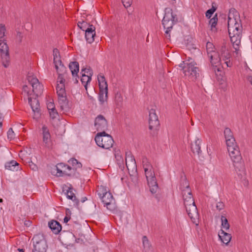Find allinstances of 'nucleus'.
<instances>
[{
  "label": "nucleus",
  "mask_w": 252,
  "mask_h": 252,
  "mask_svg": "<svg viewBox=\"0 0 252 252\" xmlns=\"http://www.w3.org/2000/svg\"><path fill=\"white\" fill-rule=\"evenodd\" d=\"M227 25L231 42L235 52L237 53L241 44L243 28L239 14L234 8L229 10Z\"/></svg>",
  "instance_id": "nucleus-1"
},
{
  "label": "nucleus",
  "mask_w": 252,
  "mask_h": 252,
  "mask_svg": "<svg viewBox=\"0 0 252 252\" xmlns=\"http://www.w3.org/2000/svg\"><path fill=\"white\" fill-rule=\"evenodd\" d=\"M227 150L233 161L235 170L240 179L245 174V168L239 148L235 139H227L226 141Z\"/></svg>",
  "instance_id": "nucleus-2"
},
{
  "label": "nucleus",
  "mask_w": 252,
  "mask_h": 252,
  "mask_svg": "<svg viewBox=\"0 0 252 252\" xmlns=\"http://www.w3.org/2000/svg\"><path fill=\"white\" fill-rule=\"evenodd\" d=\"M196 63L192 59H189L187 63L183 62L180 66L183 67V72L185 75L188 77L189 79L194 81L199 77V68L196 66Z\"/></svg>",
  "instance_id": "nucleus-3"
},
{
  "label": "nucleus",
  "mask_w": 252,
  "mask_h": 252,
  "mask_svg": "<svg viewBox=\"0 0 252 252\" xmlns=\"http://www.w3.org/2000/svg\"><path fill=\"white\" fill-rule=\"evenodd\" d=\"M177 21L178 18L177 16L176 15H173L172 10L170 9L168 10L166 9L162 19V25L164 28L166 29L165 34V37L167 39H170V35L169 32L172 29L174 24L177 23Z\"/></svg>",
  "instance_id": "nucleus-4"
},
{
  "label": "nucleus",
  "mask_w": 252,
  "mask_h": 252,
  "mask_svg": "<svg viewBox=\"0 0 252 252\" xmlns=\"http://www.w3.org/2000/svg\"><path fill=\"white\" fill-rule=\"evenodd\" d=\"M95 141L99 147L105 149L111 148L114 143L112 137L105 131L97 133L95 137Z\"/></svg>",
  "instance_id": "nucleus-5"
},
{
  "label": "nucleus",
  "mask_w": 252,
  "mask_h": 252,
  "mask_svg": "<svg viewBox=\"0 0 252 252\" xmlns=\"http://www.w3.org/2000/svg\"><path fill=\"white\" fill-rule=\"evenodd\" d=\"M32 252H46L48 246L43 234L35 235L32 239Z\"/></svg>",
  "instance_id": "nucleus-6"
},
{
  "label": "nucleus",
  "mask_w": 252,
  "mask_h": 252,
  "mask_svg": "<svg viewBox=\"0 0 252 252\" xmlns=\"http://www.w3.org/2000/svg\"><path fill=\"white\" fill-rule=\"evenodd\" d=\"M57 93L58 95V102L61 109L63 111V113L68 112L70 109V106L66 98L65 91L60 90L59 91H57Z\"/></svg>",
  "instance_id": "nucleus-7"
},
{
  "label": "nucleus",
  "mask_w": 252,
  "mask_h": 252,
  "mask_svg": "<svg viewBox=\"0 0 252 252\" xmlns=\"http://www.w3.org/2000/svg\"><path fill=\"white\" fill-rule=\"evenodd\" d=\"M184 183L186 185L185 189H183L182 188L181 189L182 191L183 197L184 200V205L186 207V206L194 204L195 202L189 184L186 180L184 181Z\"/></svg>",
  "instance_id": "nucleus-8"
},
{
  "label": "nucleus",
  "mask_w": 252,
  "mask_h": 252,
  "mask_svg": "<svg viewBox=\"0 0 252 252\" xmlns=\"http://www.w3.org/2000/svg\"><path fill=\"white\" fill-rule=\"evenodd\" d=\"M27 79L32 87L33 93L37 96L42 92V86L39 82L38 80L32 74L29 73Z\"/></svg>",
  "instance_id": "nucleus-9"
},
{
  "label": "nucleus",
  "mask_w": 252,
  "mask_h": 252,
  "mask_svg": "<svg viewBox=\"0 0 252 252\" xmlns=\"http://www.w3.org/2000/svg\"><path fill=\"white\" fill-rule=\"evenodd\" d=\"M186 211L189 217L193 223L197 225L199 219V215L195 204L186 206Z\"/></svg>",
  "instance_id": "nucleus-10"
},
{
  "label": "nucleus",
  "mask_w": 252,
  "mask_h": 252,
  "mask_svg": "<svg viewBox=\"0 0 252 252\" xmlns=\"http://www.w3.org/2000/svg\"><path fill=\"white\" fill-rule=\"evenodd\" d=\"M66 169L70 170L72 169V167L68 165H65L62 163H61L58 164L55 167V168L52 169V174H54L55 171H56L57 172L56 175L58 177H62L64 175L69 176H71V173L67 172Z\"/></svg>",
  "instance_id": "nucleus-11"
},
{
  "label": "nucleus",
  "mask_w": 252,
  "mask_h": 252,
  "mask_svg": "<svg viewBox=\"0 0 252 252\" xmlns=\"http://www.w3.org/2000/svg\"><path fill=\"white\" fill-rule=\"evenodd\" d=\"M159 126V122L158 116L156 114V110L151 109L149 110V128L150 129H156Z\"/></svg>",
  "instance_id": "nucleus-12"
},
{
  "label": "nucleus",
  "mask_w": 252,
  "mask_h": 252,
  "mask_svg": "<svg viewBox=\"0 0 252 252\" xmlns=\"http://www.w3.org/2000/svg\"><path fill=\"white\" fill-rule=\"evenodd\" d=\"M94 126L97 131H105L107 129L108 123L103 115H99L95 119Z\"/></svg>",
  "instance_id": "nucleus-13"
},
{
  "label": "nucleus",
  "mask_w": 252,
  "mask_h": 252,
  "mask_svg": "<svg viewBox=\"0 0 252 252\" xmlns=\"http://www.w3.org/2000/svg\"><path fill=\"white\" fill-rule=\"evenodd\" d=\"M29 103L34 113L33 118L38 119L41 115L39 102L37 98H32L31 97L28 98Z\"/></svg>",
  "instance_id": "nucleus-14"
},
{
  "label": "nucleus",
  "mask_w": 252,
  "mask_h": 252,
  "mask_svg": "<svg viewBox=\"0 0 252 252\" xmlns=\"http://www.w3.org/2000/svg\"><path fill=\"white\" fill-rule=\"evenodd\" d=\"M104 203V206H106L107 208L110 210L113 209V203L114 200L110 192H105V194H103L100 197Z\"/></svg>",
  "instance_id": "nucleus-15"
},
{
  "label": "nucleus",
  "mask_w": 252,
  "mask_h": 252,
  "mask_svg": "<svg viewBox=\"0 0 252 252\" xmlns=\"http://www.w3.org/2000/svg\"><path fill=\"white\" fill-rule=\"evenodd\" d=\"M125 160V164L128 170L133 171L136 170L135 160L130 152H126Z\"/></svg>",
  "instance_id": "nucleus-16"
},
{
  "label": "nucleus",
  "mask_w": 252,
  "mask_h": 252,
  "mask_svg": "<svg viewBox=\"0 0 252 252\" xmlns=\"http://www.w3.org/2000/svg\"><path fill=\"white\" fill-rule=\"evenodd\" d=\"M43 142L45 144L46 147L48 148L51 146V135L49 130L46 126H43L42 128Z\"/></svg>",
  "instance_id": "nucleus-17"
},
{
  "label": "nucleus",
  "mask_w": 252,
  "mask_h": 252,
  "mask_svg": "<svg viewBox=\"0 0 252 252\" xmlns=\"http://www.w3.org/2000/svg\"><path fill=\"white\" fill-rule=\"evenodd\" d=\"M95 36V28L93 25H91V27L87 28L85 32V38L87 41L89 43H92L94 40V36Z\"/></svg>",
  "instance_id": "nucleus-18"
},
{
  "label": "nucleus",
  "mask_w": 252,
  "mask_h": 252,
  "mask_svg": "<svg viewBox=\"0 0 252 252\" xmlns=\"http://www.w3.org/2000/svg\"><path fill=\"white\" fill-rule=\"evenodd\" d=\"M87 73L88 74L86 75L85 73H82V77L81 78V81L82 84L84 86L87 91L88 84L91 81L92 76L93 74V71L90 67L87 69Z\"/></svg>",
  "instance_id": "nucleus-19"
},
{
  "label": "nucleus",
  "mask_w": 252,
  "mask_h": 252,
  "mask_svg": "<svg viewBox=\"0 0 252 252\" xmlns=\"http://www.w3.org/2000/svg\"><path fill=\"white\" fill-rule=\"evenodd\" d=\"M147 180L150 191L153 194L155 193L158 189V185L155 175L148 178Z\"/></svg>",
  "instance_id": "nucleus-20"
},
{
  "label": "nucleus",
  "mask_w": 252,
  "mask_h": 252,
  "mask_svg": "<svg viewBox=\"0 0 252 252\" xmlns=\"http://www.w3.org/2000/svg\"><path fill=\"white\" fill-rule=\"evenodd\" d=\"M65 187L67 188V189L66 190L65 194H66L67 198L69 199L72 200L73 201L75 202L77 206L79 204V200L76 199V197L75 195V194L73 192L72 189L73 188L71 185H70V187H67L65 186ZM63 191H65L64 188H63Z\"/></svg>",
  "instance_id": "nucleus-21"
},
{
  "label": "nucleus",
  "mask_w": 252,
  "mask_h": 252,
  "mask_svg": "<svg viewBox=\"0 0 252 252\" xmlns=\"http://www.w3.org/2000/svg\"><path fill=\"white\" fill-rule=\"evenodd\" d=\"M48 226L52 232L55 234H59L62 230V225L57 220H52L48 222Z\"/></svg>",
  "instance_id": "nucleus-22"
},
{
  "label": "nucleus",
  "mask_w": 252,
  "mask_h": 252,
  "mask_svg": "<svg viewBox=\"0 0 252 252\" xmlns=\"http://www.w3.org/2000/svg\"><path fill=\"white\" fill-rule=\"evenodd\" d=\"M213 54H212V53L209 54L208 57L210 58V62L213 66V69L216 71V68H217L218 64L219 63L220 61L221 60V59H220V57L216 52H213Z\"/></svg>",
  "instance_id": "nucleus-23"
},
{
  "label": "nucleus",
  "mask_w": 252,
  "mask_h": 252,
  "mask_svg": "<svg viewBox=\"0 0 252 252\" xmlns=\"http://www.w3.org/2000/svg\"><path fill=\"white\" fill-rule=\"evenodd\" d=\"M62 238L67 243H70L75 239L74 235L70 231H63L61 234Z\"/></svg>",
  "instance_id": "nucleus-24"
},
{
  "label": "nucleus",
  "mask_w": 252,
  "mask_h": 252,
  "mask_svg": "<svg viewBox=\"0 0 252 252\" xmlns=\"http://www.w3.org/2000/svg\"><path fill=\"white\" fill-rule=\"evenodd\" d=\"M201 140L197 138L195 140L193 143L191 144V149L194 154H196L198 156L200 155L201 151L200 150Z\"/></svg>",
  "instance_id": "nucleus-25"
},
{
  "label": "nucleus",
  "mask_w": 252,
  "mask_h": 252,
  "mask_svg": "<svg viewBox=\"0 0 252 252\" xmlns=\"http://www.w3.org/2000/svg\"><path fill=\"white\" fill-rule=\"evenodd\" d=\"M68 76H58L57 78V85L56 87L57 91H59V90H63V91L65 90L64 87V82L65 79L67 78Z\"/></svg>",
  "instance_id": "nucleus-26"
},
{
  "label": "nucleus",
  "mask_w": 252,
  "mask_h": 252,
  "mask_svg": "<svg viewBox=\"0 0 252 252\" xmlns=\"http://www.w3.org/2000/svg\"><path fill=\"white\" fill-rule=\"evenodd\" d=\"M219 236L222 242L225 244H227L231 239V235L222 229L220 230V232H219Z\"/></svg>",
  "instance_id": "nucleus-27"
},
{
  "label": "nucleus",
  "mask_w": 252,
  "mask_h": 252,
  "mask_svg": "<svg viewBox=\"0 0 252 252\" xmlns=\"http://www.w3.org/2000/svg\"><path fill=\"white\" fill-rule=\"evenodd\" d=\"M69 67L73 77L77 76L78 77V73L79 70V63L77 62H71L69 63Z\"/></svg>",
  "instance_id": "nucleus-28"
},
{
  "label": "nucleus",
  "mask_w": 252,
  "mask_h": 252,
  "mask_svg": "<svg viewBox=\"0 0 252 252\" xmlns=\"http://www.w3.org/2000/svg\"><path fill=\"white\" fill-rule=\"evenodd\" d=\"M58 76H68L65 66L63 64L55 65Z\"/></svg>",
  "instance_id": "nucleus-29"
},
{
  "label": "nucleus",
  "mask_w": 252,
  "mask_h": 252,
  "mask_svg": "<svg viewBox=\"0 0 252 252\" xmlns=\"http://www.w3.org/2000/svg\"><path fill=\"white\" fill-rule=\"evenodd\" d=\"M220 59L226 61L230 58V55L228 50L226 48L225 45H222L220 49Z\"/></svg>",
  "instance_id": "nucleus-30"
},
{
  "label": "nucleus",
  "mask_w": 252,
  "mask_h": 252,
  "mask_svg": "<svg viewBox=\"0 0 252 252\" xmlns=\"http://www.w3.org/2000/svg\"><path fill=\"white\" fill-rule=\"evenodd\" d=\"M97 80L99 89H108V85L104 75H99Z\"/></svg>",
  "instance_id": "nucleus-31"
},
{
  "label": "nucleus",
  "mask_w": 252,
  "mask_h": 252,
  "mask_svg": "<svg viewBox=\"0 0 252 252\" xmlns=\"http://www.w3.org/2000/svg\"><path fill=\"white\" fill-rule=\"evenodd\" d=\"M108 98V89H99V101L101 104L106 101Z\"/></svg>",
  "instance_id": "nucleus-32"
},
{
  "label": "nucleus",
  "mask_w": 252,
  "mask_h": 252,
  "mask_svg": "<svg viewBox=\"0 0 252 252\" xmlns=\"http://www.w3.org/2000/svg\"><path fill=\"white\" fill-rule=\"evenodd\" d=\"M53 56L54 63L55 65L62 63L60 55V52L57 48H55L53 50Z\"/></svg>",
  "instance_id": "nucleus-33"
},
{
  "label": "nucleus",
  "mask_w": 252,
  "mask_h": 252,
  "mask_svg": "<svg viewBox=\"0 0 252 252\" xmlns=\"http://www.w3.org/2000/svg\"><path fill=\"white\" fill-rule=\"evenodd\" d=\"M18 163L15 160H11L10 162L6 163L5 165V168L6 169L9 170H18Z\"/></svg>",
  "instance_id": "nucleus-34"
},
{
  "label": "nucleus",
  "mask_w": 252,
  "mask_h": 252,
  "mask_svg": "<svg viewBox=\"0 0 252 252\" xmlns=\"http://www.w3.org/2000/svg\"><path fill=\"white\" fill-rule=\"evenodd\" d=\"M1 57L3 65L6 68L7 67L9 66L10 62L9 52L1 53Z\"/></svg>",
  "instance_id": "nucleus-35"
},
{
  "label": "nucleus",
  "mask_w": 252,
  "mask_h": 252,
  "mask_svg": "<svg viewBox=\"0 0 252 252\" xmlns=\"http://www.w3.org/2000/svg\"><path fill=\"white\" fill-rule=\"evenodd\" d=\"M115 158L116 159L117 164L119 165L120 168L123 170L125 168V164L124 162L123 158L122 156L118 153H116Z\"/></svg>",
  "instance_id": "nucleus-36"
},
{
  "label": "nucleus",
  "mask_w": 252,
  "mask_h": 252,
  "mask_svg": "<svg viewBox=\"0 0 252 252\" xmlns=\"http://www.w3.org/2000/svg\"><path fill=\"white\" fill-rule=\"evenodd\" d=\"M218 22V18L217 14L211 19L209 21V24L211 25V30L212 32H216L217 29L216 26Z\"/></svg>",
  "instance_id": "nucleus-37"
},
{
  "label": "nucleus",
  "mask_w": 252,
  "mask_h": 252,
  "mask_svg": "<svg viewBox=\"0 0 252 252\" xmlns=\"http://www.w3.org/2000/svg\"><path fill=\"white\" fill-rule=\"evenodd\" d=\"M142 162L143 167L144 170L147 169H152L153 168V166L151 165L149 159L145 156H143L142 158Z\"/></svg>",
  "instance_id": "nucleus-38"
},
{
  "label": "nucleus",
  "mask_w": 252,
  "mask_h": 252,
  "mask_svg": "<svg viewBox=\"0 0 252 252\" xmlns=\"http://www.w3.org/2000/svg\"><path fill=\"white\" fill-rule=\"evenodd\" d=\"M217 7L216 6V3L215 2L212 3V7L211 9H208L206 12L205 15L206 17L208 18H210L215 11L217 10Z\"/></svg>",
  "instance_id": "nucleus-39"
},
{
  "label": "nucleus",
  "mask_w": 252,
  "mask_h": 252,
  "mask_svg": "<svg viewBox=\"0 0 252 252\" xmlns=\"http://www.w3.org/2000/svg\"><path fill=\"white\" fill-rule=\"evenodd\" d=\"M0 53L9 52V48L7 44L3 40L0 39Z\"/></svg>",
  "instance_id": "nucleus-40"
},
{
  "label": "nucleus",
  "mask_w": 252,
  "mask_h": 252,
  "mask_svg": "<svg viewBox=\"0 0 252 252\" xmlns=\"http://www.w3.org/2000/svg\"><path fill=\"white\" fill-rule=\"evenodd\" d=\"M77 25L80 29L82 30L83 31L86 32L87 29L90 28L92 25L90 24L86 21H82V22H78Z\"/></svg>",
  "instance_id": "nucleus-41"
},
{
  "label": "nucleus",
  "mask_w": 252,
  "mask_h": 252,
  "mask_svg": "<svg viewBox=\"0 0 252 252\" xmlns=\"http://www.w3.org/2000/svg\"><path fill=\"white\" fill-rule=\"evenodd\" d=\"M224 134L225 138V141L227 139H235L233 137L232 132L229 128L226 127L224 130Z\"/></svg>",
  "instance_id": "nucleus-42"
},
{
  "label": "nucleus",
  "mask_w": 252,
  "mask_h": 252,
  "mask_svg": "<svg viewBox=\"0 0 252 252\" xmlns=\"http://www.w3.org/2000/svg\"><path fill=\"white\" fill-rule=\"evenodd\" d=\"M221 226L226 230L229 229L230 225L228 222L227 219L224 216H221Z\"/></svg>",
  "instance_id": "nucleus-43"
},
{
  "label": "nucleus",
  "mask_w": 252,
  "mask_h": 252,
  "mask_svg": "<svg viewBox=\"0 0 252 252\" xmlns=\"http://www.w3.org/2000/svg\"><path fill=\"white\" fill-rule=\"evenodd\" d=\"M142 240L144 249L146 251L149 250L151 247V245L148 238L146 236H144L143 237Z\"/></svg>",
  "instance_id": "nucleus-44"
},
{
  "label": "nucleus",
  "mask_w": 252,
  "mask_h": 252,
  "mask_svg": "<svg viewBox=\"0 0 252 252\" xmlns=\"http://www.w3.org/2000/svg\"><path fill=\"white\" fill-rule=\"evenodd\" d=\"M123 97L121 93H117L115 94V101L118 106H120L122 104Z\"/></svg>",
  "instance_id": "nucleus-45"
},
{
  "label": "nucleus",
  "mask_w": 252,
  "mask_h": 252,
  "mask_svg": "<svg viewBox=\"0 0 252 252\" xmlns=\"http://www.w3.org/2000/svg\"><path fill=\"white\" fill-rule=\"evenodd\" d=\"M97 194L99 197H101L102 196H103V194H105V192H108L107 190V189L105 187L100 186L98 187L97 190Z\"/></svg>",
  "instance_id": "nucleus-46"
},
{
  "label": "nucleus",
  "mask_w": 252,
  "mask_h": 252,
  "mask_svg": "<svg viewBox=\"0 0 252 252\" xmlns=\"http://www.w3.org/2000/svg\"><path fill=\"white\" fill-rule=\"evenodd\" d=\"M213 49H214L213 44L210 42H208L206 43V49H207V51L208 56H209V54H211V53H212V54H213V52H215L213 50Z\"/></svg>",
  "instance_id": "nucleus-47"
},
{
  "label": "nucleus",
  "mask_w": 252,
  "mask_h": 252,
  "mask_svg": "<svg viewBox=\"0 0 252 252\" xmlns=\"http://www.w3.org/2000/svg\"><path fill=\"white\" fill-rule=\"evenodd\" d=\"M145 176L146 179H148V178L153 176L155 175V171L153 169V168L151 169H147L144 170Z\"/></svg>",
  "instance_id": "nucleus-48"
},
{
  "label": "nucleus",
  "mask_w": 252,
  "mask_h": 252,
  "mask_svg": "<svg viewBox=\"0 0 252 252\" xmlns=\"http://www.w3.org/2000/svg\"><path fill=\"white\" fill-rule=\"evenodd\" d=\"M73 166H75V168H81L82 167V164L79 162L75 158H71L69 161Z\"/></svg>",
  "instance_id": "nucleus-49"
},
{
  "label": "nucleus",
  "mask_w": 252,
  "mask_h": 252,
  "mask_svg": "<svg viewBox=\"0 0 252 252\" xmlns=\"http://www.w3.org/2000/svg\"><path fill=\"white\" fill-rule=\"evenodd\" d=\"M6 28L5 26L2 24H0V39L2 38L5 35Z\"/></svg>",
  "instance_id": "nucleus-50"
},
{
  "label": "nucleus",
  "mask_w": 252,
  "mask_h": 252,
  "mask_svg": "<svg viewBox=\"0 0 252 252\" xmlns=\"http://www.w3.org/2000/svg\"><path fill=\"white\" fill-rule=\"evenodd\" d=\"M7 137L10 140H11L15 137V133L12 128H10L7 131Z\"/></svg>",
  "instance_id": "nucleus-51"
},
{
  "label": "nucleus",
  "mask_w": 252,
  "mask_h": 252,
  "mask_svg": "<svg viewBox=\"0 0 252 252\" xmlns=\"http://www.w3.org/2000/svg\"><path fill=\"white\" fill-rule=\"evenodd\" d=\"M50 113V116L52 119H54L57 118L58 116V113L57 112L56 109L49 111Z\"/></svg>",
  "instance_id": "nucleus-52"
},
{
  "label": "nucleus",
  "mask_w": 252,
  "mask_h": 252,
  "mask_svg": "<svg viewBox=\"0 0 252 252\" xmlns=\"http://www.w3.org/2000/svg\"><path fill=\"white\" fill-rule=\"evenodd\" d=\"M122 1L126 8L129 7L132 3V0H122Z\"/></svg>",
  "instance_id": "nucleus-53"
},
{
  "label": "nucleus",
  "mask_w": 252,
  "mask_h": 252,
  "mask_svg": "<svg viewBox=\"0 0 252 252\" xmlns=\"http://www.w3.org/2000/svg\"><path fill=\"white\" fill-rule=\"evenodd\" d=\"M29 166L31 168V169H32L33 171H36L37 170L38 167L37 166L32 162V161H29Z\"/></svg>",
  "instance_id": "nucleus-54"
},
{
  "label": "nucleus",
  "mask_w": 252,
  "mask_h": 252,
  "mask_svg": "<svg viewBox=\"0 0 252 252\" xmlns=\"http://www.w3.org/2000/svg\"><path fill=\"white\" fill-rule=\"evenodd\" d=\"M224 205L223 203L222 202H219L216 205V208L219 211L223 209L224 208Z\"/></svg>",
  "instance_id": "nucleus-55"
},
{
  "label": "nucleus",
  "mask_w": 252,
  "mask_h": 252,
  "mask_svg": "<svg viewBox=\"0 0 252 252\" xmlns=\"http://www.w3.org/2000/svg\"><path fill=\"white\" fill-rule=\"evenodd\" d=\"M47 107L49 111L55 109L54 103L52 102H48Z\"/></svg>",
  "instance_id": "nucleus-56"
},
{
  "label": "nucleus",
  "mask_w": 252,
  "mask_h": 252,
  "mask_svg": "<svg viewBox=\"0 0 252 252\" xmlns=\"http://www.w3.org/2000/svg\"><path fill=\"white\" fill-rule=\"evenodd\" d=\"M16 38L18 40L19 42H21L23 39L22 33L20 32H17Z\"/></svg>",
  "instance_id": "nucleus-57"
},
{
  "label": "nucleus",
  "mask_w": 252,
  "mask_h": 252,
  "mask_svg": "<svg viewBox=\"0 0 252 252\" xmlns=\"http://www.w3.org/2000/svg\"><path fill=\"white\" fill-rule=\"evenodd\" d=\"M23 91L28 94V95H30L29 90V88H28V86L24 85L23 87Z\"/></svg>",
  "instance_id": "nucleus-58"
},
{
  "label": "nucleus",
  "mask_w": 252,
  "mask_h": 252,
  "mask_svg": "<svg viewBox=\"0 0 252 252\" xmlns=\"http://www.w3.org/2000/svg\"><path fill=\"white\" fill-rule=\"evenodd\" d=\"M70 216H66L64 217L63 219V221L64 223H67L70 220Z\"/></svg>",
  "instance_id": "nucleus-59"
},
{
  "label": "nucleus",
  "mask_w": 252,
  "mask_h": 252,
  "mask_svg": "<svg viewBox=\"0 0 252 252\" xmlns=\"http://www.w3.org/2000/svg\"><path fill=\"white\" fill-rule=\"evenodd\" d=\"M71 215V211L69 209H67L66 210V215L68 216H70Z\"/></svg>",
  "instance_id": "nucleus-60"
},
{
  "label": "nucleus",
  "mask_w": 252,
  "mask_h": 252,
  "mask_svg": "<svg viewBox=\"0 0 252 252\" xmlns=\"http://www.w3.org/2000/svg\"><path fill=\"white\" fill-rule=\"evenodd\" d=\"M2 121H3V120L1 118V115L0 113V128H1V127H2Z\"/></svg>",
  "instance_id": "nucleus-61"
},
{
  "label": "nucleus",
  "mask_w": 252,
  "mask_h": 252,
  "mask_svg": "<svg viewBox=\"0 0 252 252\" xmlns=\"http://www.w3.org/2000/svg\"><path fill=\"white\" fill-rule=\"evenodd\" d=\"M31 222L30 220H26L25 221V225L26 226H29L31 224Z\"/></svg>",
  "instance_id": "nucleus-62"
},
{
  "label": "nucleus",
  "mask_w": 252,
  "mask_h": 252,
  "mask_svg": "<svg viewBox=\"0 0 252 252\" xmlns=\"http://www.w3.org/2000/svg\"><path fill=\"white\" fill-rule=\"evenodd\" d=\"M89 68H83L81 69V73H82L83 72H86L87 73V71H88L87 70V69H88Z\"/></svg>",
  "instance_id": "nucleus-63"
},
{
  "label": "nucleus",
  "mask_w": 252,
  "mask_h": 252,
  "mask_svg": "<svg viewBox=\"0 0 252 252\" xmlns=\"http://www.w3.org/2000/svg\"><path fill=\"white\" fill-rule=\"evenodd\" d=\"M87 200V198L86 197H84L82 198V199L81 200V202H84L86 200Z\"/></svg>",
  "instance_id": "nucleus-64"
}]
</instances>
